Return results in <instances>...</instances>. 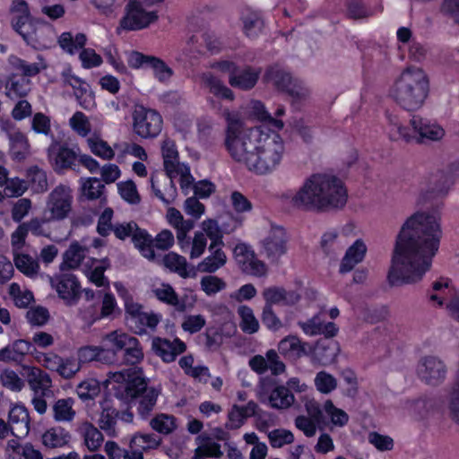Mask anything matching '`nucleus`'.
Returning <instances> with one entry per match:
<instances>
[{
	"label": "nucleus",
	"mask_w": 459,
	"mask_h": 459,
	"mask_svg": "<svg viewBox=\"0 0 459 459\" xmlns=\"http://www.w3.org/2000/svg\"><path fill=\"white\" fill-rule=\"evenodd\" d=\"M73 199L72 189L68 186L58 185L48 194L43 212L48 220L63 221L72 211Z\"/></svg>",
	"instance_id": "10"
},
{
	"label": "nucleus",
	"mask_w": 459,
	"mask_h": 459,
	"mask_svg": "<svg viewBox=\"0 0 459 459\" xmlns=\"http://www.w3.org/2000/svg\"><path fill=\"white\" fill-rule=\"evenodd\" d=\"M30 91V81L25 77L12 75L5 84V94L12 100L24 97Z\"/></svg>",
	"instance_id": "47"
},
{
	"label": "nucleus",
	"mask_w": 459,
	"mask_h": 459,
	"mask_svg": "<svg viewBox=\"0 0 459 459\" xmlns=\"http://www.w3.org/2000/svg\"><path fill=\"white\" fill-rule=\"evenodd\" d=\"M13 261L16 268L27 277L36 278L39 275V264L36 258L18 252L13 254Z\"/></svg>",
	"instance_id": "45"
},
{
	"label": "nucleus",
	"mask_w": 459,
	"mask_h": 459,
	"mask_svg": "<svg viewBox=\"0 0 459 459\" xmlns=\"http://www.w3.org/2000/svg\"><path fill=\"white\" fill-rule=\"evenodd\" d=\"M316 390L323 394H328L337 388V379L326 371H319L314 378Z\"/></svg>",
	"instance_id": "63"
},
{
	"label": "nucleus",
	"mask_w": 459,
	"mask_h": 459,
	"mask_svg": "<svg viewBox=\"0 0 459 459\" xmlns=\"http://www.w3.org/2000/svg\"><path fill=\"white\" fill-rule=\"evenodd\" d=\"M64 82L71 86L79 105L87 110L96 106L95 95L90 84L82 79L73 74L70 69L62 73Z\"/></svg>",
	"instance_id": "18"
},
{
	"label": "nucleus",
	"mask_w": 459,
	"mask_h": 459,
	"mask_svg": "<svg viewBox=\"0 0 459 459\" xmlns=\"http://www.w3.org/2000/svg\"><path fill=\"white\" fill-rule=\"evenodd\" d=\"M368 247L362 238L356 239L345 251L342 256L339 272L341 273H347L351 272L356 265L360 264L367 254Z\"/></svg>",
	"instance_id": "28"
},
{
	"label": "nucleus",
	"mask_w": 459,
	"mask_h": 459,
	"mask_svg": "<svg viewBox=\"0 0 459 459\" xmlns=\"http://www.w3.org/2000/svg\"><path fill=\"white\" fill-rule=\"evenodd\" d=\"M162 263L170 272L176 273L183 278L190 276V270L186 258L177 253L169 252L165 255Z\"/></svg>",
	"instance_id": "48"
},
{
	"label": "nucleus",
	"mask_w": 459,
	"mask_h": 459,
	"mask_svg": "<svg viewBox=\"0 0 459 459\" xmlns=\"http://www.w3.org/2000/svg\"><path fill=\"white\" fill-rule=\"evenodd\" d=\"M100 391L101 385L100 381L93 377L82 380L76 386V394L83 402L95 399Z\"/></svg>",
	"instance_id": "56"
},
{
	"label": "nucleus",
	"mask_w": 459,
	"mask_h": 459,
	"mask_svg": "<svg viewBox=\"0 0 459 459\" xmlns=\"http://www.w3.org/2000/svg\"><path fill=\"white\" fill-rule=\"evenodd\" d=\"M113 358V353L105 351L102 345H84L77 351V360L80 365L84 363H91L93 361L100 362L103 364H110V359Z\"/></svg>",
	"instance_id": "35"
},
{
	"label": "nucleus",
	"mask_w": 459,
	"mask_h": 459,
	"mask_svg": "<svg viewBox=\"0 0 459 459\" xmlns=\"http://www.w3.org/2000/svg\"><path fill=\"white\" fill-rule=\"evenodd\" d=\"M247 111L248 117L258 120L260 122H268L277 130H281L284 124L281 120L273 118L271 114L266 110L264 105L259 100H251L247 105Z\"/></svg>",
	"instance_id": "40"
},
{
	"label": "nucleus",
	"mask_w": 459,
	"mask_h": 459,
	"mask_svg": "<svg viewBox=\"0 0 459 459\" xmlns=\"http://www.w3.org/2000/svg\"><path fill=\"white\" fill-rule=\"evenodd\" d=\"M103 244L102 239L91 238H84L81 242H72L64 254V261L61 267L69 269L77 268L85 258L90 247L98 248L103 246Z\"/></svg>",
	"instance_id": "16"
},
{
	"label": "nucleus",
	"mask_w": 459,
	"mask_h": 459,
	"mask_svg": "<svg viewBox=\"0 0 459 459\" xmlns=\"http://www.w3.org/2000/svg\"><path fill=\"white\" fill-rule=\"evenodd\" d=\"M50 284L66 304L75 303L79 297L80 285L74 275L65 273L50 277Z\"/></svg>",
	"instance_id": "19"
},
{
	"label": "nucleus",
	"mask_w": 459,
	"mask_h": 459,
	"mask_svg": "<svg viewBox=\"0 0 459 459\" xmlns=\"http://www.w3.org/2000/svg\"><path fill=\"white\" fill-rule=\"evenodd\" d=\"M161 152L164 169L169 181L164 190L159 187L158 180L154 177L151 178V185L155 196L163 204L169 205L176 200L178 195L173 180L178 178L182 192L188 195V189L192 186L194 178L188 165L178 160V152L174 141L170 139L164 140L161 145Z\"/></svg>",
	"instance_id": "5"
},
{
	"label": "nucleus",
	"mask_w": 459,
	"mask_h": 459,
	"mask_svg": "<svg viewBox=\"0 0 459 459\" xmlns=\"http://www.w3.org/2000/svg\"><path fill=\"white\" fill-rule=\"evenodd\" d=\"M163 120L159 112L154 109L138 107L133 114V128L142 138H154L162 130Z\"/></svg>",
	"instance_id": "13"
},
{
	"label": "nucleus",
	"mask_w": 459,
	"mask_h": 459,
	"mask_svg": "<svg viewBox=\"0 0 459 459\" xmlns=\"http://www.w3.org/2000/svg\"><path fill=\"white\" fill-rule=\"evenodd\" d=\"M178 364L186 375L199 381L207 382L210 377L208 368L203 365L194 366V358L192 355L182 357Z\"/></svg>",
	"instance_id": "50"
},
{
	"label": "nucleus",
	"mask_w": 459,
	"mask_h": 459,
	"mask_svg": "<svg viewBox=\"0 0 459 459\" xmlns=\"http://www.w3.org/2000/svg\"><path fill=\"white\" fill-rule=\"evenodd\" d=\"M9 64L13 68L22 73L24 76H34L46 68V64L42 59L35 63H27L17 56H10Z\"/></svg>",
	"instance_id": "59"
},
{
	"label": "nucleus",
	"mask_w": 459,
	"mask_h": 459,
	"mask_svg": "<svg viewBox=\"0 0 459 459\" xmlns=\"http://www.w3.org/2000/svg\"><path fill=\"white\" fill-rule=\"evenodd\" d=\"M26 380L33 395H47L52 386L51 377L41 368L34 366H23Z\"/></svg>",
	"instance_id": "25"
},
{
	"label": "nucleus",
	"mask_w": 459,
	"mask_h": 459,
	"mask_svg": "<svg viewBox=\"0 0 459 459\" xmlns=\"http://www.w3.org/2000/svg\"><path fill=\"white\" fill-rule=\"evenodd\" d=\"M108 267L107 260H91V264L88 263L83 265L82 271L89 281L98 287H108L109 281L105 277L104 272Z\"/></svg>",
	"instance_id": "37"
},
{
	"label": "nucleus",
	"mask_w": 459,
	"mask_h": 459,
	"mask_svg": "<svg viewBox=\"0 0 459 459\" xmlns=\"http://www.w3.org/2000/svg\"><path fill=\"white\" fill-rule=\"evenodd\" d=\"M340 351L339 344L335 341H318L313 345L312 360L323 365L333 362Z\"/></svg>",
	"instance_id": "34"
},
{
	"label": "nucleus",
	"mask_w": 459,
	"mask_h": 459,
	"mask_svg": "<svg viewBox=\"0 0 459 459\" xmlns=\"http://www.w3.org/2000/svg\"><path fill=\"white\" fill-rule=\"evenodd\" d=\"M86 40V36L82 33H78L73 37L70 32H64L60 35L58 43L62 49L70 55H74L84 47Z\"/></svg>",
	"instance_id": "57"
},
{
	"label": "nucleus",
	"mask_w": 459,
	"mask_h": 459,
	"mask_svg": "<svg viewBox=\"0 0 459 459\" xmlns=\"http://www.w3.org/2000/svg\"><path fill=\"white\" fill-rule=\"evenodd\" d=\"M208 239L202 231H195L194 237L186 238L187 246L180 248L182 252L188 254L190 259L200 258L207 248Z\"/></svg>",
	"instance_id": "46"
},
{
	"label": "nucleus",
	"mask_w": 459,
	"mask_h": 459,
	"mask_svg": "<svg viewBox=\"0 0 459 459\" xmlns=\"http://www.w3.org/2000/svg\"><path fill=\"white\" fill-rule=\"evenodd\" d=\"M104 383L121 400L131 403L139 399L137 411L142 418L150 414L159 396L157 389L147 388V381L140 368L110 372Z\"/></svg>",
	"instance_id": "4"
},
{
	"label": "nucleus",
	"mask_w": 459,
	"mask_h": 459,
	"mask_svg": "<svg viewBox=\"0 0 459 459\" xmlns=\"http://www.w3.org/2000/svg\"><path fill=\"white\" fill-rule=\"evenodd\" d=\"M265 80L273 83L279 90L288 92L294 100H306L310 95V89L301 81L280 68L273 66L265 74Z\"/></svg>",
	"instance_id": "12"
},
{
	"label": "nucleus",
	"mask_w": 459,
	"mask_h": 459,
	"mask_svg": "<svg viewBox=\"0 0 459 459\" xmlns=\"http://www.w3.org/2000/svg\"><path fill=\"white\" fill-rule=\"evenodd\" d=\"M117 312H119L117 299L111 292L108 291L103 295L100 315L92 316L88 319L86 314H83V318L88 322V325H91L100 319L113 317Z\"/></svg>",
	"instance_id": "43"
},
{
	"label": "nucleus",
	"mask_w": 459,
	"mask_h": 459,
	"mask_svg": "<svg viewBox=\"0 0 459 459\" xmlns=\"http://www.w3.org/2000/svg\"><path fill=\"white\" fill-rule=\"evenodd\" d=\"M84 444L91 451L98 450L103 442L102 433L91 423L84 422L79 428Z\"/></svg>",
	"instance_id": "52"
},
{
	"label": "nucleus",
	"mask_w": 459,
	"mask_h": 459,
	"mask_svg": "<svg viewBox=\"0 0 459 459\" xmlns=\"http://www.w3.org/2000/svg\"><path fill=\"white\" fill-rule=\"evenodd\" d=\"M70 440V433L62 427L50 428L42 435V444L48 448L64 447Z\"/></svg>",
	"instance_id": "41"
},
{
	"label": "nucleus",
	"mask_w": 459,
	"mask_h": 459,
	"mask_svg": "<svg viewBox=\"0 0 459 459\" xmlns=\"http://www.w3.org/2000/svg\"><path fill=\"white\" fill-rule=\"evenodd\" d=\"M287 205L304 211H332L342 209L348 201V191L341 178L329 173H315L295 190L281 195Z\"/></svg>",
	"instance_id": "3"
},
{
	"label": "nucleus",
	"mask_w": 459,
	"mask_h": 459,
	"mask_svg": "<svg viewBox=\"0 0 459 459\" xmlns=\"http://www.w3.org/2000/svg\"><path fill=\"white\" fill-rule=\"evenodd\" d=\"M223 244H210L208 247L209 255L198 264L197 270L201 273H214L221 269L228 261V256L222 249Z\"/></svg>",
	"instance_id": "27"
},
{
	"label": "nucleus",
	"mask_w": 459,
	"mask_h": 459,
	"mask_svg": "<svg viewBox=\"0 0 459 459\" xmlns=\"http://www.w3.org/2000/svg\"><path fill=\"white\" fill-rule=\"evenodd\" d=\"M295 402L294 395L284 385L275 387L269 396V403L273 408L287 409Z\"/></svg>",
	"instance_id": "53"
},
{
	"label": "nucleus",
	"mask_w": 459,
	"mask_h": 459,
	"mask_svg": "<svg viewBox=\"0 0 459 459\" xmlns=\"http://www.w3.org/2000/svg\"><path fill=\"white\" fill-rule=\"evenodd\" d=\"M224 145L230 158L256 176H268L281 165L286 144L280 134L264 126H247L238 112L224 109Z\"/></svg>",
	"instance_id": "2"
},
{
	"label": "nucleus",
	"mask_w": 459,
	"mask_h": 459,
	"mask_svg": "<svg viewBox=\"0 0 459 459\" xmlns=\"http://www.w3.org/2000/svg\"><path fill=\"white\" fill-rule=\"evenodd\" d=\"M32 357L48 370L57 373L65 379L73 378L80 370L81 365L74 357H61L55 352L32 351Z\"/></svg>",
	"instance_id": "11"
},
{
	"label": "nucleus",
	"mask_w": 459,
	"mask_h": 459,
	"mask_svg": "<svg viewBox=\"0 0 459 459\" xmlns=\"http://www.w3.org/2000/svg\"><path fill=\"white\" fill-rule=\"evenodd\" d=\"M233 255L243 273L258 278L266 276L267 265L257 257L249 244L238 243L233 249Z\"/></svg>",
	"instance_id": "14"
},
{
	"label": "nucleus",
	"mask_w": 459,
	"mask_h": 459,
	"mask_svg": "<svg viewBox=\"0 0 459 459\" xmlns=\"http://www.w3.org/2000/svg\"><path fill=\"white\" fill-rule=\"evenodd\" d=\"M302 332L307 336L324 335L326 338H332L338 333L339 328L333 322L325 323L319 315L298 323Z\"/></svg>",
	"instance_id": "30"
},
{
	"label": "nucleus",
	"mask_w": 459,
	"mask_h": 459,
	"mask_svg": "<svg viewBox=\"0 0 459 459\" xmlns=\"http://www.w3.org/2000/svg\"><path fill=\"white\" fill-rule=\"evenodd\" d=\"M116 147L118 150L117 160L119 163L124 161L126 155H131L142 161H144L148 159L146 151L137 143H123L121 144H116Z\"/></svg>",
	"instance_id": "61"
},
{
	"label": "nucleus",
	"mask_w": 459,
	"mask_h": 459,
	"mask_svg": "<svg viewBox=\"0 0 459 459\" xmlns=\"http://www.w3.org/2000/svg\"><path fill=\"white\" fill-rule=\"evenodd\" d=\"M260 70L253 67H247L241 71L237 69L229 76V82L232 87L240 90H249L253 88L259 77Z\"/></svg>",
	"instance_id": "38"
},
{
	"label": "nucleus",
	"mask_w": 459,
	"mask_h": 459,
	"mask_svg": "<svg viewBox=\"0 0 459 459\" xmlns=\"http://www.w3.org/2000/svg\"><path fill=\"white\" fill-rule=\"evenodd\" d=\"M9 424L11 433L22 438L26 437L30 431V416L27 408L21 403L13 404L9 411Z\"/></svg>",
	"instance_id": "29"
},
{
	"label": "nucleus",
	"mask_w": 459,
	"mask_h": 459,
	"mask_svg": "<svg viewBox=\"0 0 459 459\" xmlns=\"http://www.w3.org/2000/svg\"><path fill=\"white\" fill-rule=\"evenodd\" d=\"M34 350L31 342L22 339L16 340L0 350V361L20 362L26 354L32 355Z\"/></svg>",
	"instance_id": "33"
},
{
	"label": "nucleus",
	"mask_w": 459,
	"mask_h": 459,
	"mask_svg": "<svg viewBox=\"0 0 459 459\" xmlns=\"http://www.w3.org/2000/svg\"><path fill=\"white\" fill-rule=\"evenodd\" d=\"M86 40V36L82 33H78L73 37L70 32H64L60 35L58 43L62 49L70 55H74L84 47Z\"/></svg>",
	"instance_id": "58"
},
{
	"label": "nucleus",
	"mask_w": 459,
	"mask_h": 459,
	"mask_svg": "<svg viewBox=\"0 0 459 459\" xmlns=\"http://www.w3.org/2000/svg\"><path fill=\"white\" fill-rule=\"evenodd\" d=\"M417 374L426 384L437 385L446 379L447 367L438 356L426 355L418 362Z\"/></svg>",
	"instance_id": "15"
},
{
	"label": "nucleus",
	"mask_w": 459,
	"mask_h": 459,
	"mask_svg": "<svg viewBox=\"0 0 459 459\" xmlns=\"http://www.w3.org/2000/svg\"><path fill=\"white\" fill-rule=\"evenodd\" d=\"M278 351L285 359L296 361L302 357H309L313 351V344L303 342L296 335H288L280 341Z\"/></svg>",
	"instance_id": "20"
},
{
	"label": "nucleus",
	"mask_w": 459,
	"mask_h": 459,
	"mask_svg": "<svg viewBox=\"0 0 459 459\" xmlns=\"http://www.w3.org/2000/svg\"><path fill=\"white\" fill-rule=\"evenodd\" d=\"M288 241L286 230L281 225L270 223L259 240L260 253L270 262L276 263L287 254Z\"/></svg>",
	"instance_id": "9"
},
{
	"label": "nucleus",
	"mask_w": 459,
	"mask_h": 459,
	"mask_svg": "<svg viewBox=\"0 0 459 459\" xmlns=\"http://www.w3.org/2000/svg\"><path fill=\"white\" fill-rule=\"evenodd\" d=\"M160 444V439L152 433H136L130 440V447L132 450L148 451L157 448Z\"/></svg>",
	"instance_id": "51"
},
{
	"label": "nucleus",
	"mask_w": 459,
	"mask_h": 459,
	"mask_svg": "<svg viewBox=\"0 0 459 459\" xmlns=\"http://www.w3.org/2000/svg\"><path fill=\"white\" fill-rule=\"evenodd\" d=\"M86 143L91 152L103 160H111L116 156V145L112 147L97 133L91 134Z\"/></svg>",
	"instance_id": "36"
},
{
	"label": "nucleus",
	"mask_w": 459,
	"mask_h": 459,
	"mask_svg": "<svg viewBox=\"0 0 459 459\" xmlns=\"http://www.w3.org/2000/svg\"><path fill=\"white\" fill-rule=\"evenodd\" d=\"M113 286L124 303L126 322L134 333L143 335L147 329L154 331L161 321V315L143 311V306L134 299L131 291L122 282L116 281Z\"/></svg>",
	"instance_id": "7"
},
{
	"label": "nucleus",
	"mask_w": 459,
	"mask_h": 459,
	"mask_svg": "<svg viewBox=\"0 0 459 459\" xmlns=\"http://www.w3.org/2000/svg\"><path fill=\"white\" fill-rule=\"evenodd\" d=\"M264 307L273 308V306H293L300 299V294L294 290H285L281 287L270 286L262 292Z\"/></svg>",
	"instance_id": "22"
},
{
	"label": "nucleus",
	"mask_w": 459,
	"mask_h": 459,
	"mask_svg": "<svg viewBox=\"0 0 459 459\" xmlns=\"http://www.w3.org/2000/svg\"><path fill=\"white\" fill-rule=\"evenodd\" d=\"M0 126L9 140V152L13 160H24L30 154V144L27 136L17 129L11 122H2Z\"/></svg>",
	"instance_id": "17"
},
{
	"label": "nucleus",
	"mask_w": 459,
	"mask_h": 459,
	"mask_svg": "<svg viewBox=\"0 0 459 459\" xmlns=\"http://www.w3.org/2000/svg\"><path fill=\"white\" fill-rule=\"evenodd\" d=\"M102 348L113 353L110 364L117 359V353L124 352V359L127 364L135 365L143 359V351L137 338L121 329L111 331L102 337Z\"/></svg>",
	"instance_id": "8"
},
{
	"label": "nucleus",
	"mask_w": 459,
	"mask_h": 459,
	"mask_svg": "<svg viewBox=\"0 0 459 459\" xmlns=\"http://www.w3.org/2000/svg\"><path fill=\"white\" fill-rule=\"evenodd\" d=\"M149 69L152 71L153 77L160 82L167 84L170 82L174 72L162 59L154 56Z\"/></svg>",
	"instance_id": "62"
},
{
	"label": "nucleus",
	"mask_w": 459,
	"mask_h": 459,
	"mask_svg": "<svg viewBox=\"0 0 459 459\" xmlns=\"http://www.w3.org/2000/svg\"><path fill=\"white\" fill-rule=\"evenodd\" d=\"M459 294L453 281L447 277H439L432 283L429 293V301L433 306H446L455 296Z\"/></svg>",
	"instance_id": "23"
},
{
	"label": "nucleus",
	"mask_w": 459,
	"mask_h": 459,
	"mask_svg": "<svg viewBox=\"0 0 459 459\" xmlns=\"http://www.w3.org/2000/svg\"><path fill=\"white\" fill-rule=\"evenodd\" d=\"M411 127L421 140L438 141L445 135V130L437 123L419 116L410 120Z\"/></svg>",
	"instance_id": "26"
},
{
	"label": "nucleus",
	"mask_w": 459,
	"mask_h": 459,
	"mask_svg": "<svg viewBox=\"0 0 459 459\" xmlns=\"http://www.w3.org/2000/svg\"><path fill=\"white\" fill-rule=\"evenodd\" d=\"M152 293L162 303L174 307L178 311H185L187 307L180 300L171 285L163 281H155L152 285Z\"/></svg>",
	"instance_id": "32"
},
{
	"label": "nucleus",
	"mask_w": 459,
	"mask_h": 459,
	"mask_svg": "<svg viewBox=\"0 0 459 459\" xmlns=\"http://www.w3.org/2000/svg\"><path fill=\"white\" fill-rule=\"evenodd\" d=\"M132 240L134 247L140 251L143 256L148 260H154L153 240L151 235L137 227L132 236Z\"/></svg>",
	"instance_id": "44"
},
{
	"label": "nucleus",
	"mask_w": 459,
	"mask_h": 459,
	"mask_svg": "<svg viewBox=\"0 0 459 459\" xmlns=\"http://www.w3.org/2000/svg\"><path fill=\"white\" fill-rule=\"evenodd\" d=\"M238 314L240 317V328L244 333H255L259 329V322L254 315L253 309L246 305L239 306Z\"/></svg>",
	"instance_id": "60"
},
{
	"label": "nucleus",
	"mask_w": 459,
	"mask_h": 459,
	"mask_svg": "<svg viewBox=\"0 0 459 459\" xmlns=\"http://www.w3.org/2000/svg\"><path fill=\"white\" fill-rule=\"evenodd\" d=\"M201 81L203 85L214 96L230 100H233L234 94L232 91L225 86L211 72L202 74Z\"/></svg>",
	"instance_id": "42"
},
{
	"label": "nucleus",
	"mask_w": 459,
	"mask_h": 459,
	"mask_svg": "<svg viewBox=\"0 0 459 459\" xmlns=\"http://www.w3.org/2000/svg\"><path fill=\"white\" fill-rule=\"evenodd\" d=\"M0 384L11 392L19 393L25 387V379L13 369L4 368L0 371Z\"/></svg>",
	"instance_id": "54"
},
{
	"label": "nucleus",
	"mask_w": 459,
	"mask_h": 459,
	"mask_svg": "<svg viewBox=\"0 0 459 459\" xmlns=\"http://www.w3.org/2000/svg\"><path fill=\"white\" fill-rule=\"evenodd\" d=\"M73 398L58 399L53 405V417L58 422H69L75 417Z\"/></svg>",
	"instance_id": "49"
},
{
	"label": "nucleus",
	"mask_w": 459,
	"mask_h": 459,
	"mask_svg": "<svg viewBox=\"0 0 459 459\" xmlns=\"http://www.w3.org/2000/svg\"><path fill=\"white\" fill-rule=\"evenodd\" d=\"M429 82L420 67L404 69L390 88L389 95L407 110H416L425 102L429 94Z\"/></svg>",
	"instance_id": "6"
},
{
	"label": "nucleus",
	"mask_w": 459,
	"mask_h": 459,
	"mask_svg": "<svg viewBox=\"0 0 459 459\" xmlns=\"http://www.w3.org/2000/svg\"><path fill=\"white\" fill-rule=\"evenodd\" d=\"M118 418V411L113 407H109L105 402L102 404V412L99 420V425L108 436L117 435L116 424Z\"/></svg>",
	"instance_id": "55"
},
{
	"label": "nucleus",
	"mask_w": 459,
	"mask_h": 459,
	"mask_svg": "<svg viewBox=\"0 0 459 459\" xmlns=\"http://www.w3.org/2000/svg\"><path fill=\"white\" fill-rule=\"evenodd\" d=\"M443 235L439 216L417 212L403 224L394 242L387 281L391 286L420 282L430 271Z\"/></svg>",
	"instance_id": "1"
},
{
	"label": "nucleus",
	"mask_w": 459,
	"mask_h": 459,
	"mask_svg": "<svg viewBox=\"0 0 459 459\" xmlns=\"http://www.w3.org/2000/svg\"><path fill=\"white\" fill-rule=\"evenodd\" d=\"M388 134L391 140L410 142L416 137L413 128L404 125L396 115H388Z\"/></svg>",
	"instance_id": "39"
},
{
	"label": "nucleus",
	"mask_w": 459,
	"mask_h": 459,
	"mask_svg": "<svg viewBox=\"0 0 459 459\" xmlns=\"http://www.w3.org/2000/svg\"><path fill=\"white\" fill-rule=\"evenodd\" d=\"M152 349L162 361L170 363L186 351V345L179 338L169 340L167 338L154 337L152 341Z\"/></svg>",
	"instance_id": "21"
},
{
	"label": "nucleus",
	"mask_w": 459,
	"mask_h": 459,
	"mask_svg": "<svg viewBox=\"0 0 459 459\" xmlns=\"http://www.w3.org/2000/svg\"><path fill=\"white\" fill-rule=\"evenodd\" d=\"M446 407L449 417L459 423V369L455 382L447 396Z\"/></svg>",
	"instance_id": "64"
},
{
	"label": "nucleus",
	"mask_w": 459,
	"mask_h": 459,
	"mask_svg": "<svg viewBox=\"0 0 459 459\" xmlns=\"http://www.w3.org/2000/svg\"><path fill=\"white\" fill-rule=\"evenodd\" d=\"M48 155L49 162L56 171L71 168L77 159L74 150L56 141L48 147Z\"/></svg>",
	"instance_id": "24"
},
{
	"label": "nucleus",
	"mask_w": 459,
	"mask_h": 459,
	"mask_svg": "<svg viewBox=\"0 0 459 459\" xmlns=\"http://www.w3.org/2000/svg\"><path fill=\"white\" fill-rule=\"evenodd\" d=\"M195 448L192 459L220 458L222 456L221 445L206 433L198 435L195 439Z\"/></svg>",
	"instance_id": "31"
}]
</instances>
